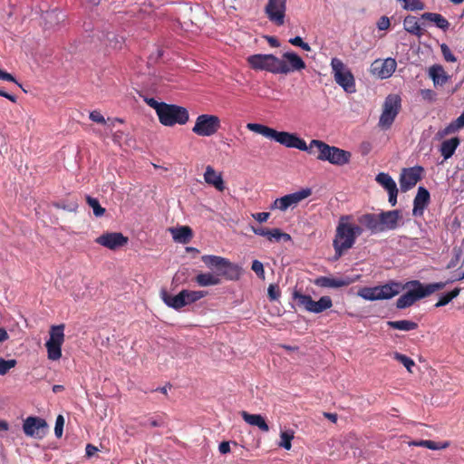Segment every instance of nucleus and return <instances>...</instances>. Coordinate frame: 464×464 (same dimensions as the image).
<instances>
[{
    "instance_id": "f257e3e1",
    "label": "nucleus",
    "mask_w": 464,
    "mask_h": 464,
    "mask_svg": "<svg viewBox=\"0 0 464 464\" xmlns=\"http://www.w3.org/2000/svg\"><path fill=\"white\" fill-rule=\"evenodd\" d=\"M310 147H316L319 154L317 160L328 161L336 166H343L350 162L352 154L350 151L335 146H330L323 140H312Z\"/></svg>"
},
{
    "instance_id": "f03ea898",
    "label": "nucleus",
    "mask_w": 464,
    "mask_h": 464,
    "mask_svg": "<svg viewBox=\"0 0 464 464\" xmlns=\"http://www.w3.org/2000/svg\"><path fill=\"white\" fill-rule=\"evenodd\" d=\"M401 284L391 281L382 285L364 286L359 289L357 295L367 301L389 300L399 295Z\"/></svg>"
},
{
    "instance_id": "7ed1b4c3",
    "label": "nucleus",
    "mask_w": 464,
    "mask_h": 464,
    "mask_svg": "<svg viewBox=\"0 0 464 464\" xmlns=\"http://www.w3.org/2000/svg\"><path fill=\"white\" fill-rule=\"evenodd\" d=\"M158 118L161 125L173 127L175 125H185L189 120V113L188 109L183 106L166 102Z\"/></svg>"
},
{
    "instance_id": "20e7f679",
    "label": "nucleus",
    "mask_w": 464,
    "mask_h": 464,
    "mask_svg": "<svg viewBox=\"0 0 464 464\" xmlns=\"http://www.w3.org/2000/svg\"><path fill=\"white\" fill-rule=\"evenodd\" d=\"M331 67L335 82L345 92L354 93L356 92L354 76L343 62L337 57H334L331 60Z\"/></svg>"
},
{
    "instance_id": "39448f33",
    "label": "nucleus",
    "mask_w": 464,
    "mask_h": 464,
    "mask_svg": "<svg viewBox=\"0 0 464 464\" xmlns=\"http://www.w3.org/2000/svg\"><path fill=\"white\" fill-rule=\"evenodd\" d=\"M401 108V98L398 94H389L383 102L382 111L378 125L382 130H389Z\"/></svg>"
},
{
    "instance_id": "423d86ee",
    "label": "nucleus",
    "mask_w": 464,
    "mask_h": 464,
    "mask_svg": "<svg viewBox=\"0 0 464 464\" xmlns=\"http://www.w3.org/2000/svg\"><path fill=\"white\" fill-rule=\"evenodd\" d=\"M349 218V216L342 217L337 226L335 237L333 242L334 248V260L339 259L343 255V251L351 248L355 243L346 223L343 222V220H348Z\"/></svg>"
},
{
    "instance_id": "0eeeda50",
    "label": "nucleus",
    "mask_w": 464,
    "mask_h": 464,
    "mask_svg": "<svg viewBox=\"0 0 464 464\" xmlns=\"http://www.w3.org/2000/svg\"><path fill=\"white\" fill-rule=\"evenodd\" d=\"M293 299L297 301L299 306L314 314H321L333 306V301L328 295L322 296L318 301H314L309 295L295 290L293 292Z\"/></svg>"
},
{
    "instance_id": "6e6552de",
    "label": "nucleus",
    "mask_w": 464,
    "mask_h": 464,
    "mask_svg": "<svg viewBox=\"0 0 464 464\" xmlns=\"http://www.w3.org/2000/svg\"><path fill=\"white\" fill-rule=\"evenodd\" d=\"M246 60L254 70L266 71L275 74H278L280 70H285V67L278 68L279 58L272 53H256L249 55Z\"/></svg>"
},
{
    "instance_id": "1a4fd4ad",
    "label": "nucleus",
    "mask_w": 464,
    "mask_h": 464,
    "mask_svg": "<svg viewBox=\"0 0 464 464\" xmlns=\"http://www.w3.org/2000/svg\"><path fill=\"white\" fill-rule=\"evenodd\" d=\"M64 341V325H53L50 329V338L46 341L48 359L59 360L62 357V345Z\"/></svg>"
},
{
    "instance_id": "9d476101",
    "label": "nucleus",
    "mask_w": 464,
    "mask_h": 464,
    "mask_svg": "<svg viewBox=\"0 0 464 464\" xmlns=\"http://www.w3.org/2000/svg\"><path fill=\"white\" fill-rule=\"evenodd\" d=\"M221 127L220 119L212 114H200L197 117L192 131L198 136L210 137Z\"/></svg>"
},
{
    "instance_id": "9b49d317",
    "label": "nucleus",
    "mask_w": 464,
    "mask_h": 464,
    "mask_svg": "<svg viewBox=\"0 0 464 464\" xmlns=\"http://www.w3.org/2000/svg\"><path fill=\"white\" fill-rule=\"evenodd\" d=\"M273 140L286 148L297 149L308 153H312V149L314 148L310 147V144L307 145L304 140L300 138L296 133L288 131H278L276 130Z\"/></svg>"
},
{
    "instance_id": "f8f14e48",
    "label": "nucleus",
    "mask_w": 464,
    "mask_h": 464,
    "mask_svg": "<svg viewBox=\"0 0 464 464\" xmlns=\"http://www.w3.org/2000/svg\"><path fill=\"white\" fill-rule=\"evenodd\" d=\"M424 168L422 166H414L404 168L400 175V188L402 192H407L413 188L421 179Z\"/></svg>"
},
{
    "instance_id": "ddd939ff",
    "label": "nucleus",
    "mask_w": 464,
    "mask_h": 464,
    "mask_svg": "<svg viewBox=\"0 0 464 464\" xmlns=\"http://www.w3.org/2000/svg\"><path fill=\"white\" fill-rule=\"evenodd\" d=\"M287 0H268L265 13L268 20L280 26L285 24Z\"/></svg>"
},
{
    "instance_id": "4468645a",
    "label": "nucleus",
    "mask_w": 464,
    "mask_h": 464,
    "mask_svg": "<svg viewBox=\"0 0 464 464\" xmlns=\"http://www.w3.org/2000/svg\"><path fill=\"white\" fill-rule=\"evenodd\" d=\"M47 428L45 420L36 416L27 417L23 423L24 434L31 438H43L47 432Z\"/></svg>"
},
{
    "instance_id": "2eb2a0df",
    "label": "nucleus",
    "mask_w": 464,
    "mask_h": 464,
    "mask_svg": "<svg viewBox=\"0 0 464 464\" xmlns=\"http://www.w3.org/2000/svg\"><path fill=\"white\" fill-rule=\"evenodd\" d=\"M282 58L279 59L278 68L285 67V70H280V74H287L291 72L301 71L305 68V63L295 52H285L283 53Z\"/></svg>"
},
{
    "instance_id": "dca6fc26",
    "label": "nucleus",
    "mask_w": 464,
    "mask_h": 464,
    "mask_svg": "<svg viewBox=\"0 0 464 464\" xmlns=\"http://www.w3.org/2000/svg\"><path fill=\"white\" fill-rule=\"evenodd\" d=\"M129 241L121 232H105L95 239V242L108 249L116 250Z\"/></svg>"
},
{
    "instance_id": "f3484780",
    "label": "nucleus",
    "mask_w": 464,
    "mask_h": 464,
    "mask_svg": "<svg viewBox=\"0 0 464 464\" xmlns=\"http://www.w3.org/2000/svg\"><path fill=\"white\" fill-rule=\"evenodd\" d=\"M401 218V211L399 209L381 211L378 219L380 221L382 233L398 228L400 227Z\"/></svg>"
},
{
    "instance_id": "a211bd4d",
    "label": "nucleus",
    "mask_w": 464,
    "mask_h": 464,
    "mask_svg": "<svg viewBox=\"0 0 464 464\" xmlns=\"http://www.w3.org/2000/svg\"><path fill=\"white\" fill-rule=\"evenodd\" d=\"M311 194L312 189L310 188H304L298 191L285 195L281 198H277V201H279V209L281 211H285L288 208L295 206L300 201L309 197Z\"/></svg>"
},
{
    "instance_id": "6ab92c4d",
    "label": "nucleus",
    "mask_w": 464,
    "mask_h": 464,
    "mask_svg": "<svg viewBox=\"0 0 464 464\" xmlns=\"http://www.w3.org/2000/svg\"><path fill=\"white\" fill-rule=\"evenodd\" d=\"M251 230L255 235L260 236V237H265L270 242H272V241L279 242L282 240L288 242V241L292 240L291 236L289 234L282 231L280 228L269 229V228H266L264 227L251 226Z\"/></svg>"
},
{
    "instance_id": "aec40b11",
    "label": "nucleus",
    "mask_w": 464,
    "mask_h": 464,
    "mask_svg": "<svg viewBox=\"0 0 464 464\" xmlns=\"http://www.w3.org/2000/svg\"><path fill=\"white\" fill-rule=\"evenodd\" d=\"M397 63L394 58H386L383 61H374L372 64V72L380 79L390 78L395 72Z\"/></svg>"
},
{
    "instance_id": "412c9836",
    "label": "nucleus",
    "mask_w": 464,
    "mask_h": 464,
    "mask_svg": "<svg viewBox=\"0 0 464 464\" xmlns=\"http://www.w3.org/2000/svg\"><path fill=\"white\" fill-rule=\"evenodd\" d=\"M430 202V191L425 187L420 186L413 199L412 216L415 218L422 217Z\"/></svg>"
},
{
    "instance_id": "4be33fe9",
    "label": "nucleus",
    "mask_w": 464,
    "mask_h": 464,
    "mask_svg": "<svg viewBox=\"0 0 464 464\" xmlns=\"http://www.w3.org/2000/svg\"><path fill=\"white\" fill-rule=\"evenodd\" d=\"M379 214L375 213H365L358 217L357 220L366 231H369L371 235H377L382 233V228L379 221Z\"/></svg>"
},
{
    "instance_id": "5701e85b",
    "label": "nucleus",
    "mask_w": 464,
    "mask_h": 464,
    "mask_svg": "<svg viewBox=\"0 0 464 464\" xmlns=\"http://www.w3.org/2000/svg\"><path fill=\"white\" fill-rule=\"evenodd\" d=\"M218 274L219 275V278L224 277L228 281H237L241 276L242 267L226 258L225 264L222 265Z\"/></svg>"
},
{
    "instance_id": "b1692460",
    "label": "nucleus",
    "mask_w": 464,
    "mask_h": 464,
    "mask_svg": "<svg viewBox=\"0 0 464 464\" xmlns=\"http://www.w3.org/2000/svg\"><path fill=\"white\" fill-rule=\"evenodd\" d=\"M160 295L164 304L174 310H180L184 306L187 305V302L185 300V294L183 290H181L178 295H173L169 294L166 290H161Z\"/></svg>"
},
{
    "instance_id": "393cba45",
    "label": "nucleus",
    "mask_w": 464,
    "mask_h": 464,
    "mask_svg": "<svg viewBox=\"0 0 464 464\" xmlns=\"http://www.w3.org/2000/svg\"><path fill=\"white\" fill-rule=\"evenodd\" d=\"M65 14L57 8L47 10L43 14L44 26L46 29L54 30L65 20Z\"/></svg>"
},
{
    "instance_id": "a878e982",
    "label": "nucleus",
    "mask_w": 464,
    "mask_h": 464,
    "mask_svg": "<svg viewBox=\"0 0 464 464\" xmlns=\"http://www.w3.org/2000/svg\"><path fill=\"white\" fill-rule=\"evenodd\" d=\"M314 283L319 287L339 288L348 285L351 280L349 278L319 276L314 279Z\"/></svg>"
},
{
    "instance_id": "bb28decb",
    "label": "nucleus",
    "mask_w": 464,
    "mask_h": 464,
    "mask_svg": "<svg viewBox=\"0 0 464 464\" xmlns=\"http://www.w3.org/2000/svg\"><path fill=\"white\" fill-rule=\"evenodd\" d=\"M407 288L408 291L401 295L396 301L397 309H405L411 306L415 302L419 301L417 294L412 286L401 285V290Z\"/></svg>"
},
{
    "instance_id": "cd10ccee",
    "label": "nucleus",
    "mask_w": 464,
    "mask_h": 464,
    "mask_svg": "<svg viewBox=\"0 0 464 464\" xmlns=\"http://www.w3.org/2000/svg\"><path fill=\"white\" fill-rule=\"evenodd\" d=\"M195 282L198 285L206 287L220 285L222 279L219 278L218 272H206L197 275Z\"/></svg>"
},
{
    "instance_id": "c85d7f7f",
    "label": "nucleus",
    "mask_w": 464,
    "mask_h": 464,
    "mask_svg": "<svg viewBox=\"0 0 464 464\" xmlns=\"http://www.w3.org/2000/svg\"><path fill=\"white\" fill-rule=\"evenodd\" d=\"M242 419L249 425L257 427L260 430L267 432L269 426L266 419L261 414H251L243 411L241 412Z\"/></svg>"
},
{
    "instance_id": "c756f323",
    "label": "nucleus",
    "mask_w": 464,
    "mask_h": 464,
    "mask_svg": "<svg viewBox=\"0 0 464 464\" xmlns=\"http://www.w3.org/2000/svg\"><path fill=\"white\" fill-rule=\"evenodd\" d=\"M429 76L435 86H443L450 79V75L445 72L440 64H433L430 66L429 69Z\"/></svg>"
},
{
    "instance_id": "7c9ffc66",
    "label": "nucleus",
    "mask_w": 464,
    "mask_h": 464,
    "mask_svg": "<svg viewBox=\"0 0 464 464\" xmlns=\"http://www.w3.org/2000/svg\"><path fill=\"white\" fill-rule=\"evenodd\" d=\"M420 19L433 23L436 27L441 29L444 32H446L450 25V22L442 14L439 13H423L420 15Z\"/></svg>"
},
{
    "instance_id": "2f4dec72",
    "label": "nucleus",
    "mask_w": 464,
    "mask_h": 464,
    "mask_svg": "<svg viewBox=\"0 0 464 464\" xmlns=\"http://www.w3.org/2000/svg\"><path fill=\"white\" fill-rule=\"evenodd\" d=\"M204 179L208 184L214 186L219 191H222L225 188L222 176L220 174H217L211 166H208L206 168Z\"/></svg>"
},
{
    "instance_id": "473e14b6",
    "label": "nucleus",
    "mask_w": 464,
    "mask_h": 464,
    "mask_svg": "<svg viewBox=\"0 0 464 464\" xmlns=\"http://www.w3.org/2000/svg\"><path fill=\"white\" fill-rule=\"evenodd\" d=\"M405 286L414 287L419 300L423 299L434 293L431 283L424 285L419 280H411L405 284Z\"/></svg>"
},
{
    "instance_id": "72a5a7b5",
    "label": "nucleus",
    "mask_w": 464,
    "mask_h": 464,
    "mask_svg": "<svg viewBox=\"0 0 464 464\" xmlns=\"http://www.w3.org/2000/svg\"><path fill=\"white\" fill-rule=\"evenodd\" d=\"M459 142L460 140L458 137H453L450 140H444L441 143L440 151L444 160L450 159L454 155L457 148L459 145Z\"/></svg>"
},
{
    "instance_id": "f704fd0d",
    "label": "nucleus",
    "mask_w": 464,
    "mask_h": 464,
    "mask_svg": "<svg viewBox=\"0 0 464 464\" xmlns=\"http://www.w3.org/2000/svg\"><path fill=\"white\" fill-rule=\"evenodd\" d=\"M103 41L106 45L114 50H121L125 43V37L115 32H107L103 34Z\"/></svg>"
},
{
    "instance_id": "c9c22d12",
    "label": "nucleus",
    "mask_w": 464,
    "mask_h": 464,
    "mask_svg": "<svg viewBox=\"0 0 464 464\" xmlns=\"http://www.w3.org/2000/svg\"><path fill=\"white\" fill-rule=\"evenodd\" d=\"M404 30L409 34L420 37L423 31L419 24V19L413 15H407L403 20Z\"/></svg>"
},
{
    "instance_id": "e433bc0d",
    "label": "nucleus",
    "mask_w": 464,
    "mask_h": 464,
    "mask_svg": "<svg viewBox=\"0 0 464 464\" xmlns=\"http://www.w3.org/2000/svg\"><path fill=\"white\" fill-rule=\"evenodd\" d=\"M173 239L176 242L186 244L192 237V229L188 226H182L171 229Z\"/></svg>"
},
{
    "instance_id": "4c0bfd02",
    "label": "nucleus",
    "mask_w": 464,
    "mask_h": 464,
    "mask_svg": "<svg viewBox=\"0 0 464 464\" xmlns=\"http://www.w3.org/2000/svg\"><path fill=\"white\" fill-rule=\"evenodd\" d=\"M201 260L212 272H219L222 265L225 264L226 257L215 255H204Z\"/></svg>"
},
{
    "instance_id": "58836bf2",
    "label": "nucleus",
    "mask_w": 464,
    "mask_h": 464,
    "mask_svg": "<svg viewBox=\"0 0 464 464\" xmlns=\"http://www.w3.org/2000/svg\"><path fill=\"white\" fill-rule=\"evenodd\" d=\"M386 324L392 329L403 332L413 331L419 327L418 324L411 320L387 321Z\"/></svg>"
},
{
    "instance_id": "ea45409f",
    "label": "nucleus",
    "mask_w": 464,
    "mask_h": 464,
    "mask_svg": "<svg viewBox=\"0 0 464 464\" xmlns=\"http://www.w3.org/2000/svg\"><path fill=\"white\" fill-rule=\"evenodd\" d=\"M246 128L265 138L273 140L276 130L261 123H247Z\"/></svg>"
},
{
    "instance_id": "a19ab883",
    "label": "nucleus",
    "mask_w": 464,
    "mask_h": 464,
    "mask_svg": "<svg viewBox=\"0 0 464 464\" xmlns=\"http://www.w3.org/2000/svg\"><path fill=\"white\" fill-rule=\"evenodd\" d=\"M410 445L417 446V447H424L431 450H443L449 447L450 442H436L430 440H413L410 443Z\"/></svg>"
},
{
    "instance_id": "79ce46f5",
    "label": "nucleus",
    "mask_w": 464,
    "mask_h": 464,
    "mask_svg": "<svg viewBox=\"0 0 464 464\" xmlns=\"http://www.w3.org/2000/svg\"><path fill=\"white\" fill-rule=\"evenodd\" d=\"M459 287H455L451 291L441 293L439 295L438 302L434 304L435 308H440L450 304L453 299L457 298L460 293Z\"/></svg>"
},
{
    "instance_id": "37998d69",
    "label": "nucleus",
    "mask_w": 464,
    "mask_h": 464,
    "mask_svg": "<svg viewBox=\"0 0 464 464\" xmlns=\"http://www.w3.org/2000/svg\"><path fill=\"white\" fill-rule=\"evenodd\" d=\"M375 180L386 190L397 188L395 180L392 176L385 172H380L376 175Z\"/></svg>"
},
{
    "instance_id": "c03bdc74",
    "label": "nucleus",
    "mask_w": 464,
    "mask_h": 464,
    "mask_svg": "<svg viewBox=\"0 0 464 464\" xmlns=\"http://www.w3.org/2000/svg\"><path fill=\"white\" fill-rule=\"evenodd\" d=\"M183 293L185 294V300L187 302V305L191 304L201 298L205 297L208 295L207 291L201 290H187L183 289Z\"/></svg>"
},
{
    "instance_id": "a18cd8bd",
    "label": "nucleus",
    "mask_w": 464,
    "mask_h": 464,
    "mask_svg": "<svg viewBox=\"0 0 464 464\" xmlns=\"http://www.w3.org/2000/svg\"><path fill=\"white\" fill-rule=\"evenodd\" d=\"M86 202L89 205V207H91L92 208L93 215L96 218H101L104 215L106 210L103 207L101 206L98 198H93L90 195H87Z\"/></svg>"
},
{
    "instance_id": "49530a36",
    "label": "nucleus",
    "mask_w": 464,
    "mask_h": 464,
    "mask_svg": "<svg viewBox=\"0 0 464 464\" xmlns=\"http://www.w3.org/2000/svg\"><path fill=\"white\" fill-rule=\"evenodd\" d=\"M402 3V8L410 11H420L425 8V5L420 0H398Z\"/></svg>"
},
{
    "instance_id": "de8ad7c7",
    "label": "nucleus",
    "mask_w": 464,
    "mask_h": 464,
    "mask_svg": "<svg viewBox=\"0 0 464 464\" xmlns=\"http://www.w3.org/2000/svg\"><path fill=\"white\" fill-rule=\"evenodd\" d=\"M393 358L396 361L400 362L401 364H403V366L407 369L408 372H412L411 368L415 365V362L411 357L401 353L395 352L393 353Z\"/></svg>"
},
{
    "instance_id": "09e8293b",
    "label": "nucleus",
    "mask_w": 464,
    "mask_h": 464,
    "mask_svg": "<svg viewBox=\"0 0 464 464\" xmlns=\"http://www.w3.org/2000/svg\"><path fill=\"white\" fill-rule=\"evenodd\" d=\"M279 446L286 450H289L292 447L291 441L294 439V432L292 430H285L280 433Z\"/></svg>"
},
{
    "instance_id": "8fccbe9b",
    "label": "nucleus",
    "mask_w": 464,
    "mask_h": 464,
    "mask_svg": "<svg viewBox=\"0 0 464 464\" xmlns=\"http://www.w3.org/2000/svg\"><path fill=\"white\" fill-rule=\"evenodd\" d=\"M461 256H462V249L460 247H454L452 249V257L450 260V262L447 264L446 268L451 269V268L456 267L460 260Z\"/></svg>"
},
{
    "instance_id": "3c124183",
    "label": "nucleus",
    "mask_w": 464,
    "mask_h": 464,
    "mask_svg": "<svg viewBox=\"0 0 464 464\" xmlns=\"http://www.w3.org/2000/svg\"><path fill=\"white\" fill-rule=\"evenodd\" d=\"M17 362L14 359L5 360L0 357V375H5L7 372L16 365Z\"/></svg>"
},
{
    "instance_id": "603ef678",
    "label": "nucleus",
    "mask_w": 464,
    "mask_h": 464,
    "mask_svg": "<svg viewBox=\"0 0 464 464\" xmlns=\"http://www.w3.org/2000/svg\"><path fill=\"white\" fill-rule=\"evenodd\" d=\"M441 53L446 62L455 63L457 61V57L452 53L450 48L446 44H440Z\"/></svg>"
},
{
    "instance_id": "864d4df0",
    "label": "nucleus",
    "mask_w": 464,
    "mask_h": 464,
    "mask_svg": "<svg viewBox=\"0 0 464 464\" xmlns=\"http://www.w3.org/2000/svg\"><path fill=\"white\" fill-rule=\"evenodd\" d=\"M346 223V226L348 227V229L350 230V233L352 234L353 237L356 241V238L361 236L363 231H365V228L362 225H356L352 223Z\"/></svg>"
},
{
    "instance_id": "5fc2aeb1",
    "label": "nucleus",
    "mask_w": 464,
    "mask_h": 464,
    "mask_svg": "<svg viewBox=\"0 0 464 464\" xmlns=\"http://www.w3.org/2000/svg\"><path fill=\"white\" fill-rule=\"evenodd\" d=\"M144 101L150 107L155 110L157 116L166 103L165 102H159L155 98H145Z\"/></svg>"
},
{
    "instance_id": "6e6d98bb",
    "label": "nucleus",
    "mask_w": 464,
    "mask_h": 464,
    "mask_svg": "<svg viewBox=\"0 0 464 464\" xmlns=\"http://www.w3.org/2000/svg\"><path fill=\"white\" fill-rule=\"evenodd\" d=\"M281 295L280 288L277 285H270L267 288V295L270 301H276Z\"/></svg>"
},
{
    "instance_id": "4d7b16f0",
    "label": "nucleus",
    "mask_w": 464,
    "mask_h": 464,
    "mask_svg": "<svg viewBox=\"0 0 464 464\" xmlns=\"http://www.w3.org/2000/svg\"><path fill=\"white\" fill-rule=\"evenodd\" d=\"M251 269L256 274V276L259 278H261V279L265 278V270H264V266H263L262 262H260L257 259H255L252 262Z\"/></svg>"
},
{
    "instance_id": "13d9d810",
    "label": "nucleus",
    "mask_w": 464,
    "mask_h": 464,
    "mask_svg": "<svg viewBox=\"0 0 464 464\" xmlns=\"http://www.w3.org/2000/svg\"><path fill=\"white\" fill-rule=\"evenodd\" d=\"M457 130H458L456 129L455 125H453L452 122H450L444 129L440 130L436 133V139L437 140H440V139L444 138L445 136H447V135H449L450 133H453V132H455Z\"/></svg>"
},
{
    "instance_id": "bf43d9fd",
    "label": "nucleus",
    "mask_w": 464,
    "mask_h": 464,
    "mask_svg": "<svg viewBox=\"0 0 464 464\" xmlns=\"http://www.w3.org/2000/svg\"><path fill=\"white\" fill-rule=\"evenodd\" d=\"M63 426H64V418L63 415H58L55 420V426H54V435L57 438H61L63 436Z\"/></svg>"
},
{
    "instance_id": "052dcab7",
    "label": "nucleus",
    "mask_w": 464,
    "mask_h": 464,
    "mask_svg": "<svg viewBox=\"0 0 464 464\" xmlns=\"http://www.w3.org/2000/svg\"><path fill=\"white\" fill-rule=\"evenodd\" d=\"M89 119L93 122L100 123L102 125L107 124L108 121L105 120L103 115L99 111H92L89 114Z\"/></svg>"
},
{
    "instance_id": "680f3d73",
    "label": "nucleus",
    "mask_w": 464,
    "mask_h": 464,
    "mask_svg": "<svg viewBox=\"0 0 464 464\" xmlns=\"http://www.w3.org/2000/svg\"><path fill=\"white\" fill-rule=\"evenodd\" d=\"M288 42L291 44H293L295 46H298V47L302 48L304 51H310L311 50L310 45L307 43L304 42L302 37H300V36H295V37L290 38Z\"/></svg>"
},
{
    "instance_id": "e2e57ef3",
    "label": "nucleus",
    "mask_w": 464,
    "mask_h": 464,
    "mask_svg": "<svg viewBox=\"0 0 464 464\" xmlns=\"http://www.w3.org/2000/svg\"><path fill=\"white\" fill-rule=\"evenodd\" d=\"M390 19L387 16L383 15L378 20L376 26L378 30L383 31L388 29L390 27Z\"/></svg>"
},
{
    "instance_id": "0e129e2a",
    "label": "nucleus",
    "mask_w": 464,
    "mask_h": 464,
    "mask_svg": "<svg viewBox=\"0 0 464 464\" xmlns=\"http://www.w3.org/2000/svg\"><path fill=\"white\" fill-rule=\"evenodd\" d=\"M388 201L391 206L394 207L397 204L398 188L388 190Z\"/></svg>"
},
{
    "instance_id": "69168bd1",
    "label": "nucleus",
    "mask_w": 464,
    "mask_h": 464,
    "mask_svg": "<svg viewBox=\"0 0 464 464\" xmlns=\"http://www.w3.org/2000/svg\"><path fill=\"white\" fill-rule=\"evenodd\" d=\"M0 77H1L0 81L3 80V81H7V82H14L15 84H17L19 87L22 88V84L17 82V80L15 79V77L13 74H11V73H9L7 72L3 71V72H2Z\"/></svg>"
},
{
    "instance_id": "338daca9",
    "label": "nucleus",
    "mask_w": 464,
    "mask_h": 464,
    "mask_svg": "<svg viewBox=\"0 0 464 464\" xmlns=\"http://www.w3.org/2000/svg\"><path fill=\"white\" fill-rule=\"evenodd\" d=\"M270 216V213L268 212H258L256 214H253L252 217L258 222V223H264L266 222L268 218Z\"/></svg>"
},
{
    "instance_id": "774afa93",
    "label": "nucleus",
    "mask_w": 464,
    "mask_h": 464,
    "mask_svg": "<svg viewBox=\"0 0 464 464\" xmlns=\"http://www.w3.org/2000/svg\"><path fill=\"white\" fill-rule=\"evenodd\" d=\"M451 122L453 125H455L457 130L464 127V111L456 120L452 121Z\"/></svg>"
}]
</instances>
